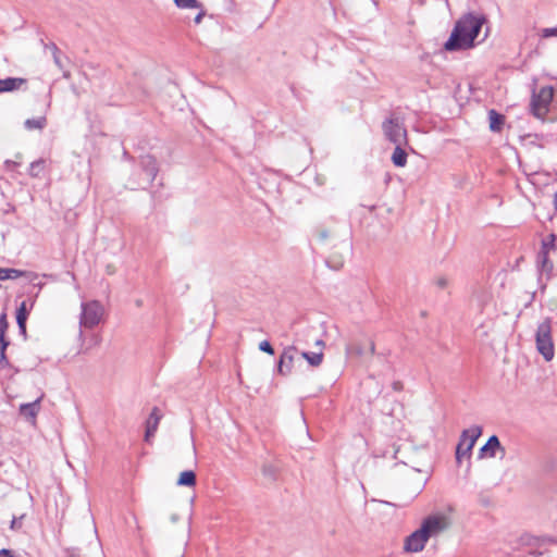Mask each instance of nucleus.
<instances>
[{
    "label": "nucleus",
    "instance_id": "1",
    "mask_svg": "<svg viewBox=\"0 0 557 557\" xmlns=\"http://www.w3.org/2000/svg\"><path fill=\"white\" fill-rule=\"evenodd\" d=\"M483 21L479 17L468 14L460 18L448 40L445 42L444 48L447 51L466 50L473 46L474 39L478 37Z\"/></svg>",
    "mask_w": 557,
    "mask_h": 557
},
{
    "label": "nucleus",
    "instance_id": "2",
    "mask_svg": "<svg viewBox=\"0 0 557 557\" xmlns=\"http://www.w3.org/2000/svg\"><path fill=\"white\" fill-rule=\"evenodd\" d=\"M448 528L444 516H430L423 520L421 527L405 539L404 550L407 553L421 552L430 537L437 536Z\"/></svg>",
    "mask_w": 557,
    "mask_h": 557
},
{
    "label": "nucleus",
    "instance_id": "3",
    "mask_svg": "<svg viewBox=\"0 0 557 557\" xmlns=\"http://www.w3.org/2000/svg\"><path fill=\"white\" fill-rule=\"evenodd\" d=\"M140 172H134L128 178L131 189H146L152 184L159 173L157 159L151 154L139 158Z\"/></svg>",
    "mask_w": 557,
    "mask_h": 557
},
{
    "label": "nucleus",
    "instance_id": "4",
    "mask_svg": "<svg viewBox=\"0 0 557 557\" xmlns=\"http://www.w3.org/2000/svg\"><path fill=\"white\" fill-rule=\"evenodd\" d=\"M536 349L545 361H550L555 356V347L552 337V319L546 318L537 325L535 333Z\"/></svg>",
    "mask_w": 557,
    "mask_h": 557
},
{
    "label": "nucleus",
    "instance_id": "5",
    "mask_svg": "<svg viewBox=\"0 0 557 557\" xmlns=\"http://www.w3.org/2000/svg\"><path fill=\"white\" fill-rule=\"evenodd\" d=\"M554 97V88L544 86L534 91L531 98L530 109L532 114L537 119H544L549 111V106Z\"/></svg>",
    "mask_w": 557,
    "mask_h": 557
},
{
    "label": "nucleus",
    "instance_id": "6",
    "mask_svg": "<svg viewBox=\"0 0 557 557\" xmlns=\"http://www.w3.org/2000/svg\"><path fill=\"white\" fill-rule=\"evenodd\" d=\"M482 434V428L473 425L463 430L456 447V459L460 461L463 457L469 458L476 440Z\"/></svg>",
    "mask_w": 557,
    "mask_h": 557
},
{
    "label": "nucleus",
    "instance_id": "7",
    "mask_svg": "<svg viewBox=\"0 0 557 557\" xmlns=\"http://www.w3.org/2000/svg\"><path fill=\"white\" fill-rule=\"evenodd\" d=\"M102 315L103 306L98 300L82 302L79 325L86 329H92L100 323Z\"/></svg>",
    "mask_w": 557,
    "mask_h": 557
},
{
    "label": "nucleus",
    "instance_id": "8",
    "mask_svg": "<svg viewBox=\"0 0 557 557\" xmlns=\"http://www.w3.org/2000/svg\"><path fill=\"white\" fill-rule=\"evenodd\" d=\"M384 135L386 138L395 144V145H406L407 144V131L405 126L399 123L397 119H388L383 122L382 125Z\"/></svg>",
    "mask_w": 557,
    "mask_h": 557
},
{
    "label": "nucleus",
    "instance_id": "9",
    "mask_svg": "<svg viewBox=\"0 0 557 557\" xmlns=\"http://www.w3.org/2000/svg\"><path fill=\"white\" fill-rule=\"evenodd\" d=\"M297 349L295 346L284 348L277 362V372L281 375H287L292 372L294 358Z\"/></svg>",
    "mask_w": 557,
    "mask_h": 557
},
{
    "label": "nucleus",
    "instance_id": "10",
    "mask_svg": "<svg viewBox=\"0 0 557 557\" xmlns=\"http://www.w3.org/2000/svg\"><path fill=\"white\" fill-rule=\"evenodd\" d=\"M161 418H162V414L160 413V410L157 407H154L146 421V432H145V441L146 442H149L150 437L154 436V433L158 430Z\"/></svg>",
    "mask_w": 557,
    "mask_h": 557
},
{
    "label": "nucleus",
    "instance_id": "11",
    "mask_svg": "<svg viewBox=\"0 0 557 557\" xmlns=\"http://www.w3.org/2000/svg\"><path fill=\"white\" fill-rule=\"evenodd\" d=\"M42 396L36 400L20 406V414L27 421L35 422L40 409V400Z\"/></svg>",
    "mask_w": 557,
    "mask_h": 557
},
{
    "label": "nucleus",
    "instance_id": "12",
    "mask_svg": "<svg viewBox=\"0 0 557 557\" xmlns=\"http://www.w3.org/2000/svg\"><path fill=\"white\" fill-rule=\"evenodd\" d=\"M27 85V79L22 77H7L0 79V94L20 90Z\"/></svg>",
    "mask_w": 557,
    "mask_h": 557
},
{
    "label": "nucleus",
    "instance_id": "13",
    "mask_svg": "<svg viewBox=\"0 0 557 557\" xmlns=\"http://www.w3.org/2000/svg\"><path fill=\"white\" fill-rule=\"evenodd\" d=\"M496 449H500L503 453L505 451V449L500 445V442H499L498 437L496 435H492L487 440L485 445H483L480 448L479 457L480 458H484V457H491L492 458V457H495Z\"/></svg>",
    "mask_w": 557,
    "mask_h": 557
},
{
    "label": "nucleus",
    "instance_id": "14",
    "mask_svg": "<svg viewBox=\"0 0 557 557\" xmlns=\"http://www.w3.org/2000/svg\"><path fill=\"white\" fill-rule=\"evenodd\" d=\"M22 276H29L30 280L33 281L36 277H38V274H36V273H28L26 271H22V270H18V269H13V268H0V280L1 281L15 280V278H18V277H22Z\"/></svg>",
    "mask_w": 557,
    "mask_h": 557
},
{
    "label": "nucleus",
    "instance_id": "15",
    "mask_svg": "<svg viewBox=\"0 0 557 557\" xmlns=\"http://www.w3.org/2000/svg\"><path fill=\"white\" fill-rule=\"evenodd\" d=\"M537 268L542 273L549 274L553 271V262L548 258L547 250H540L536 259Z\"/></svg>",
    "mask_w": 557,
    "mask_h": 557
},
{
    "label": "nucleus",
    "instance_id": "16",
    "mask_svg": "<svg viewBox=\"0 0 557 557\" xmlns=\"http://www.w3.org/2000/svg\"><path fill=\"white\" fill-rule=\"evenodd\" d=\"M407 152L403 149V145H395L392 153V162L397 168H404L407 164Z\"/></svg>",
    "mask_w": 557,
    "mask_h": 557
},
{
    "label": "nucleus",
    "instance_id": "17",
    "mask_svg": "<svg viewBox=\"0 0 557 557\" xmlns=\"http://www.w3.org/2000/svg\"><path fill=\"white\" fill-rule=\"evenodd\" d=\"M26 302L23 301L16 311V322L21 333H26V320H27Z\"/></svg>",
    "mask_w": 557,
    "mask_h": 557
},
{
    "label": "nucleus",
    "instance_id": "18",
    "mask_svg": "<svg viewBox=\"0 0 557 557\" xmlns=\"http://www.w3.org/2000/svg\"><path fill=\"white\" fill-rule=\"evenodd\" d=\"M177 485L180 486H195L196 485V474L194 471H183L180 474V478L177 480Z\"/></svg>",
    "mask_w": 557,
    "mask_h": 557
},
{
    "label": "nucleus",
    "instance_id": "19",
    "mask_svg": "<svg viewBox=\"0 0 557 557\" xmlns=\"http://www.w3.org/2000/svg\"><path fill=\"white\" fill-rule=\"evenodd\" d=\"M488 119H490V128L493 132L500 131L502 125L504 124V116L502 114L497 113L495 110H490Z\"/></svg>",
    "mask_w": 557,
    "mask_h": 557
},
{
    "label": "nucleus",
    "instance_id": "20",
    "mask_svg": "<svg viewBox=\"0 0 557 557\" xmlns=\"http://www.w3.org/2000/svg\"><path fill=\"white\" fill-rule=\"evenodd\" d=\"M345 351L348 357H361L364 354V347L359 342H351L346 345Z\"/></svg>",
    "mask_w": 557,
    "mask_h": 557
},
{
    "label": "nucleus",
    "instance_id": "21",
    "mask_svg": "<svg viewBox=\"0 0 557 557\" xmlns=\"http://www.w3.org/2000/svg\"><path fill=\"white\" fill-rule=\"evenodd\" d=\"M302 358H305L308 363L312 367H319L323 361V352L320 350L319 352H301Z\"/></svg>",
    "mask_w": 557,
    "mask_h": 557
},
{
    "label": "nucleus",
    "instance_id": "22",
    "mask_svg": "<svg viewBox=\"0 0 557 557\" xmlns=\"http://www.w3.org/2000/svg\"><path fill=\"white\" fill-rule=\"evenodd\" d=\"M46 162L42 159L36 160L30 163L28 174L33 177H40L45 171Z\"/></svg>",
    "mask_w": 557,
    "mask_h": 557
},
{
    "label": "nucleus",
    "instance_id": "23",
    "mask_svg": "<svg viewBox=\"0 0 557 557\" xmlns=\"http://www.w3.org/2000/svg\"><path fill=\"white\" fill-rule=\"evenodd\" d=\"M47 124L46 117L27 119L24 123L26 129H42Z\"/></svg>",
    "mask_w": 557,
    "mask_h": 557
},
{
    "label": "nucleus",
    "instance_id": "24",
    "mask_svg": "<svg viewBox=\"0 0 557 557\" xmlns=\"http://www.w3.org/2000/svg\"><path fill=\"white\" fill-rule=\"evenodd\" d=\"M176 7L181 9H200L201 3L197 0H174Z\"/></svg>",
    "mask_w": 557,
    "mask_h": 557
},
{
    "label": "nucleus",
    "instance_id": "25",
    "mask_svg": "<svg viewBox=\"0 0 557 557\" xmlns=\"http://www.w3.org/2000/svg\"><path fill=\"white\" fill-rule=\"evenodd\" d=\"M9 345L7 339L0 338V369H4L9 366V361L5 357V349Z\"/></svg>",
    "mask_w": 557,
    "mask_h": 557
},
{
    "label": "nucleus",
    "instance_id": "26",
    "mask_svg": "<svg viewBox=\"0 0 557 557\" xmlns=\"http://www.w3.org/2000/svg\"><path fill=\"white\" fill-rule=\"evenodd\" d=\"M50 49L52 50V57H53V61H54L55 65L60 70H63L64 66H63V63H62V60H61V57H60L59 48L57 47V45L51 44Z\"/></svg>",
    "mask_w": 557,
    "mask_h": 557
},
{
    "label": "nucleus",
    "instance_id": "27",
    "mask_svg": "<svg viewBox=\"0 0 557 557\" xmlns=\"http://www.w3.org/2000/svg\"><path fill=\"white\" fill-rule=\"evenodd\" d=\"M315 233H317V237L320 242H325L326 239H329L331 237V234L329 232V230L320 226L315 230Z\"/></svg>",
    "mask_w": 557,
    "mask_h": 557
},
{
    "label": "nucleus",
    "instance_id": "28",
    "mask_svg": "<svg viewBox=\"0 0 557 557\" xmlns=\"http://www.w3.org/2000/svg\"><path fill=\"white\" fill-rule=\"evenodd\" d=\"M8 321L4 313L0 315V338L5 339V332L8 330Z\"/></svg>",
    "mask_w": 557,
    "mask_h": 557
},
{
    "label": "nucleus",
    "instance_id": "29",
    "mask_svg": "<svg viewBox=\"0 0 557 557\" xmlns=\"http://www.w3.org/2000/svg\"><path fill=\"white\" fill-rule=\"evenodd\" d=\"M259 349L261 351H263V352L269 354V355H274V349H273L272 345L268 341H262L259 344Z\"/></svg>",
    "mask_w": 557,
    "mask_h": 557
},
{
    "label": "nucleus",
    "instance_id": "30",
    "mask_svg": "<svg viewBox=\"0 0 557 557\" xmlns=\"http://www.w3.org/2000/svg\"><path fill=\"white\" fill-rule=\"evenodd\" d=\"M554 242H555V235L552 234L549 242H543L541 250H547L548 251L549 249H555Z\"/></svg>",
    "mask_w": 557,
    "mask_h": 557
},
{
    "label": "nucleus",
    "instance_id": "31",
    "mask_svg": "<svg viewBox=\"0 0 557 557\" xmlns=\"http://www.w3.org/2000/svg\"><path fill=\"white\" fill-rule=\"evenodd\" d=\"M552 36H557V27L543 28L542 29V37L548 38V37H552Z\"/></svg>",
    "mask_w": 557,
    "mask_h": 557
},
{
    "label": "nucleus",
    "instance_id": "32",
    "mask_svg": "<svg viewBox=\"0 0 557 557\" xmlns=\"http://www.w3.org/2000/svg\"><path fill=\"white\" fill-rule=\"evenodd\" d=\"M23 518H24V516H21L20 518L14 517V518L12 519V521H11V525H10V528H11L12 530H17V529H20V528L22 527V519H23Z\"/></svg>",
    "mask_w": 557,
    "mask_h": 557
},
{
    "label": "nucleus",
    "instance_id": "33",
    "mask_svg": "<svg viewBox=\"0 0 557 557\" xmlns=\"http://www.w3.org/2000/svg\"><path fill=\"white\" fill-rule=\"evenodd\" d=\"M392 387L394 391L400 392L404 388V384L400 381H395L393 382Z\"/></svg>",
    "mask_w": 557,
    "mask_h": 557
},
{
    "label": "nucleus",
    "instance_id": "34",
    "mask_svg": "<svg viewBox=\"0 0 557 557\" xmlns=\"http://www.w3.org/2000/svg\"><path fill=\"white\" fill-rule=\"evenodd\" d=\"M0 557H14V556L10 549L2 548L0 550Z\"/></svg>",
    "mask_w": 557,
    "mask_h": 557
},
{
    "label": "nucleus",
    "instance_id": "35",
    "mask_svg": "<svg viewBox=\"0 0 557 557\" xmlns=\"http://www.w3.org/2000/svg\"><path fill=\"white\" fill-rule=\"evenodd\" d=\"M262 472L264 475H273V470L271 466H263Z\"/></svg>",
    "mask_w": 557,
    "mask_h": 557
},
{
    "label": "nucleus",
    "instance_id": "36",
    "mask_svg": "<svg viewBox=\"0 0 557 557\" xmlns=\"http://www.w3.org/2000/svg\"><path fill=\"white\" fill-rule=\"evenodd\" d=\"M368 346H369V352L371 355H374L375 354V344L373 341L369 339L368 342Z\"/></svg>",
    "mask_w": 557,
    "mask_h": 557
},
{
    "label": "nucleus",
    "instance_id": "37",
    "mask_svg": "<svg viewBox=\"0 0 557 557\" xmlns=\"http://www.w3.org/2000/svg\"><path fill=\"white\" fill-rule=\"evenodd\" d=\"M203 15H205V12L201 10V11H200L196 16H195L194 22H195L196 24H199V23L201 22L202 17H203Z\"/></svg>",
    "mask_w": 557,
    "mask_h": 557
},
{
    "label": "nucleus",
    "instance_id": "38",
    "mask_svg": "<svg viewBox=\"0 0 557 557\" xmlns=\"http://www.w3.org/2000/svg\"><path fill=\"white\" fill-rule=\"evenodd\" d=\"M437 286L441 287V288H444L446 287L447 285V280L442 277V278H438L437 282H436Z\"/></svg>",
    "mask_w": 557,
    "mask_h": 557
},
{
    "label": "nucleus",
    "instance_id": "39",
    "mask_svg": "<svg viewBox=\"0 0 557 557\" xmlns=\"http://www.w3.org/2000/svg\"><path fill=\"white\" fill-rule=\"evenodd\" d=\"M553 202H554L555 210L557 211V190L554 194Z\"/></svg>",
    "mask_w": 557,
    "mask_h": 557
},
{
    "label": "nucleus",
    "instance_id": "40",
    "mask_svg": "<svg viewBox=\"0 0 557 557\" xmlns=\"http://www.w3.org/2000/svg\"><path fill=\"white\" fill-rule=\"evenodd\" d=\"M543 543H556L555 540H553L552 537H546V539H543L542 540Z\"/></svg>",
    "mask_w": 557,
    "mask_h": 557
},
{
    "label": "nucleus",
    "instance_id": "41",
    "mask_svg": "<svg viewBox=\"0 0 557 557\" xmlns=\"http://www.w3.org/2000/svg\"><path fill=\"white\" fill-rule=\"evenodd\" d=\"M315 345L323 347L324 346V342L322 339H317L315 341Z\"/></svg>",
    "mask_w": 557,
    "mask_h": 557
},
{
    "label": "nucleus",
    "instance_id": "42",
    "mask_svg": "<svg viewBox=\"0 0 557 557\" xmlns=\"http://www.w3.org/2000/svg\"><path fill=\"white\" fill-rule=\"evenodd\" d=\"M123 156H124V158H126V159H128V160H132V159H133L132 157H129V156H128V153H127L126 151L124 152V154H123Z\"/></svg>",
    "mask_w": 557,
    "mask_h": 557
},
{
    "label": "nucleus",
    "instance_id": "43",
    "mask_svg": "<svg viewBox=\"0 0 557 557\" xmlns=\"http://www.w3.org/2000/svg\"><path fill=\"white\" fill-rule=\"evenodd\" d=\"M542 554H543L542 552H540V553H533V557H541V556H542Z\"/></svg>",
    "mask_w": 557,
    "mask_h": 557
},
{
    "label": "nucleus",
    "instance_id": "44",
    "mask_svg": "<svg viewBox=\"0 0 557 557\" xmlns=\"http://www.w3.org/2000/svg\"><path fill=\"white\" fill-rule=\"evenodd\" d=\"M63 77H64V78H69V77H70V73L65 71V72L63 73Z\"/></svg>",
    "mask_w": 557,
    "mask_h": 557
}]
</instances>
